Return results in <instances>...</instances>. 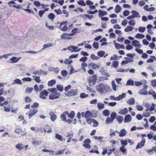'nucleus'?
Instances as JSON below:
<instances>
[{
    "label": "nucleus",
    "mask_w": 156,
    "mask_h": 156,
    "mask_svg": "<svg viewBox=\"0 0 156 156\" xmlns=\"http://www.w3.org/2000/svg\"><path fill=\"white\" fill-rule=\"evenodd\" d=\"M119 150L122 153L126 152L127 151L126 149L123 146L119 148Z\"/></svg>",
    "instance_id": "50"
},
{
    "label": "nucleus",
    "mask_w": 156,
    "mask_h": 156,
    "mask_svg": "<svg viewBox=\"0 0 156 156\" xmlns=\"http://www.w3.org/2000/svg\"><path fill=\"white\" fill-rule=\"evenodd\" d=\"M97 90L100 93H103L106 90V88L104 85L102 83H100L96 86Z\"/></svg>",
    "instance_id": "2"
},
{
    "label": "nucleus",
    "mask_w": 156,
    "mask_h": 156,
    "mask_svg": "<svg viewBox=\"0 0 156 156\" xmlns=\"http://www.w3.org/2000/svg\"><path fill=\"white\" fill-rule=\"evenodd\" d=\"M73 35V34H67V33H63L62 34L61 37L62 39L68 38L71 39L70 37H69L70 36Z\"/></svg>",
    "instance_id": "12"
},
{
    "label": "nucleus",
    "mask_w": 156,
    "mask_h": 156,
    "mask_svg": "<svg viewBox=\"0 0 156 156\" xmlns=\"http://www.w3.org/2000/svg\"><path fill=\"white\" fill-rule=\"evenodd\" d=\"M56 83V81L55 80H52L48 82V85L49 86L52 87Z\"/></svg>",
    "instance_id": "24"
},
{
    "label": "nucleus",
    "mask_w": 156,
    "mask_h": 156,
    "mask_svg": "<svg viewBox=\"0 0 156 156\" xmlns=\"http://www.w3.org/2000/svg\"><path fill=\"white\" fill-rule=\"evenodd\" d=\"M135 102V101L133 98H131L126 101V103L129 105H133Z\"/></svg>",
    "instance_id": "18"
},
{
    "label": "nucleus",
    "mask_w": 156,
    "mask_h": 156,
    "mask_svg": "<svg viewBox=\"0 0 156 156\" xmlns=\"http://www.w3.org/2000/svg\"><path fill=\"white\" fill-rule=\"evenodd\" d=\"M48 90L51 92V93H54L57 91V89L56 88L48 89Z\"/></svg>",
    "instance_id": "53"
},
{
    "label": "nucleus",
    "mask_w": 156,
    "mask_h": 156,
    "mask_svg": "<svg viewBox=\"0 0 156 156\" xmlns=\"http://www.w3.org/2000/svg\"><path fill=\"white\" fill-rule=\"evenodd\" d=\"M132 44L135 47L141 48L142 45L140 44L139 41L134 40L132 42Z\"/></svg>",
    "instance_id": "8"
},
{
    "label": "nucleus",
    "mask_w": 156,
    "mask_h": 156,
    "mask_svg": "<svg viewBox=\"0 0 156 156\" xmlns=\"http://www.w3.org/2000/svg\"><path fill=\"white\" fill-rule=\"evenodd\" d=\"M146 30V28L144 27H140L138 28V30L140 32H144Z\"/></svg>",
    "instance_id": "48"
},
{
    "label": "nucleus",
    "mask_w": 156,
    "mask_h": 156,
    "mask_svg": "<svg viewBox=\"0 0 156 156\" xmlns=\"http://www.w3.org/2000/svg\"><path fill=\"white\" fill-rule=\"evenodd\" d=\"M145 142V140L144 138L142 139L140 143H138L136 147V149L141 148L142 147L144 146Z\"/></svg>",
    "instance_id": "5"
},
{
    "label": "nucleus",
    "mask_w": 156,
    "mask_h": 156,
    "mask_svg": "<svg viewBox=\"0 0 156 156\" xmlns=\"http://www.w3.org/2000/svg\"><path fill=\"white\" fill-rule=\"evenodd\" d=\"M99 17H102L107 14V12L106 11H103L100 9L99 11Z\"/></svg>",
    "instance_id": "16"
},
{
    "label": "nucleus",
    "mask_w": 156,
    "mask_h": 156,
    "mask_svg": "<svg viewBox=\"0 0 156 156\" xmlns=\"http://www.w3.org/2000/svg\"><path fill=\"white\" fill-rule=\"evenodd\" d=\"M113 121V120L110 117L107 118L105 121V123L106 124H108L110 123H112Z\"/></svg>",
    "instance_id": "33"
},
{
    "label": "nucleus",
    "mask_w": 156,
    "mask_h": 156,
    "mask_svg": "<svg viewBox=\"0 0 156 156\" xmlns=\"http://www.w3.org/2000/svg\"><path fill=\"white\" fill-rule=\"evenodd\" d=\"M134 84V81L131 80V79H129L127 82L126 83V86H133Z\"/></svg>",
    "instance_id": "23"
},
{
    "label": "nucleus",
    "mask_w": 156,
    "mask_h": 156,
    "mask_svg": "<svg viewBox=\"0 0 156 156\" xmlns=\"http://www.w3.org/2000/svg\"><path fill=\"white\" fill-rule=\"evenodd\" d=\"M75 113L73 111H72L69 114L68 117L72 119H73L75 116Z\"/></svg>",
    "instance_id": "38"
},
{
    "label": "nucleus",
    "mask_w": 156,
    "mask_h": 156,
    "mask_svg": "<svg viewBox=\"0 0 156 156\" xmlns=\"http://www.w3.org/2000/svg\"><path fill=\"white\" fill-rule=\"evenodd\" d=\"M150 129L154 131H156V121L154 122V124L150 126Z\"/></svg>",
    "instance_id": "35"
},
{
    "label": "nucleus",
    "mask_w": 156,
    "mask_h": 156,
    "mask_svg": "<svg viewBox=\"0 0 156 156\" xmlns=\"http://www.w3.org/2000/svg\"><path fill=\"white\" fill-rule=\"evenodd\" d=\"M147 152L148 154L149 155H152L154 154V151L152 149L148 150L147 151Z\"/></svg>",
    "instance_id": "57"
},
{
    "label": "nucleus",
    "mask_w": 156,
    "mask_h": 156,
    "mask_svg": "<svg viewBox=\"0 0 156 156\" xmlns=\"http://www.w3.org/2000/svg\"><path fill=\"white\" fill-rule=\"evenodd\" d=\"M86 118H88L90 117H91L92 114L91 112L89 111H87L85 112Z\"/></svg>",
    "instance_id": "40"
},
{
    "label": "nucleus",
    "mask_w": 156,
    "mask_h": 156,
    "mask_svg": "<svg viewBox=\"0 0 156 156\" xmlns=\"http://www.w3.org/2000/svg\"><path fill=\"white\" fill-rule=\"evenodd\" d=\"M104 106V105L103 103L99 102L98 104V108L100 110L103 108Z\"/></svg>",
    "instance_id": "39"
},
{
    "label": "nucleus",
    "mask_w": 156,
    "mask_h": 156,
    "mask_svg": "<svg viewBox=\"0 0 156 156\" xmlns=\"http://www.w3.org/2000/svg\"><path fill=\"white\" fill-rule=\"evenodd\" d=\"M99 71L103 75L107 77H109L110 76L109 74L108 73L105 72V70L103 67H101Z\"/></svg>",
    "instance_id": "11"
},
{
    "label": "nucleus",
    "mask_w": 156,
    "mask_h": 156,
    "mask_svg": "<svg viewBox=\"0 0 156 156\" xmlns=\"http://www.w3.org/2000/svg\"><path fill=\"white\" fill-rule=\"evenodd\" d=\"M48 18L51 20H53L55 17V16L52 13H50L48 16Z\"/></svg>",
    "instance_id": "41"
},
{
    "label": "nucleus",
    "mask_w": 156,
    "mask_h": 156,
    "mask_svg": "<svg viewBox=\"0 0 156 156\" xmlns=\"http://www.w3.org/2000/svg\"><path fill=\"white\" fill-rule=\"evenodd\" d=\"M132 120V117L131 115H126L125 117L124 122L125 123L129 122Z\"/></svg>",
    "instance_id": "10"
},
{
    "label": "nucleus",
    "mask_w": 156,
    "mask_h": 156,
    "mask_svg": "<svg viewBox=\"0 0 156 156\" xmlns=\"http://www.w3.org/2000/svg\"><path fill=\"white\" fill-rule=\"evenodd\" d=\"M120 142L122 146H123L125 147L128 144L127 141V140H120Z\"/></svg>",
    "instance_id": "31"
},
{
    "label": "nucleus",
    "mask_w": 156,
    "mask_h": 156,
    "mask_svg": "<svg viewBox=\"0 0 156 156\" xmlns=\"http://www.w3.org/2000/svg\"><path fill=\"white\" fill-rule=\"evenodd\" d=\"M122 8L119 5H117L115 6V11L116 13H118L121 10Z\"/></svg>",
    "instance_id": "21"
},
{
    "label": "nucleus",
    "mask_w": 156,
    "mask_h": 156,
    "mask_svg": "<svg viewBox=\"0 0 156 156\" xmlns=\"http://www.w3.org/2000/svg\"><path fill=\"white\" fill-rule=\"evenodd\" d=\"M124 59L128 62H132L133 61V60L132 58H129L128 57H125Z\"/></svg>",
    "instance_id": "60"
},
{
    "label": "nucleus",
    "mask_w": 156,
    "mask_h": 156,
    "mask_svg": "<svg viewBox=\"0 0 156 156\" xmlns=\"http://www.w3.org/2000/svg\"><path fill=\"white\" fill-rule=\"evenodd\" d=\"M19 60V58L17 59V58L15 57H13L10 59V60L13 61V62H16Z\"/></svg>",
    "instance_id": "58"
},
{
    "label": "nucleus",
    "mask_w": 156,
    "mask_h": 156,
    "mask_svg": "<svg viewBox=\"0 0 156 156\" xmlns=\"http://www.w3.org/2000/svg\"><path fill=\"white\" fill-rule=\"evenodd\" d=\"M99 43L97 42H94L93 44V47L96 49H97L98 48Z\"/></svg>",
    "instance_id": "51"
},
{
    "label": "nucleus",
    "mask_w": 156,
    "mask_h": 156,
    "mask_svg": "<svg viewBox=\"0 0 156 156\" xmlns=\"http://www.w3.org/2000/svg\"><path fill=\"white\" fill-rule=\"evenodd\" d=\"M151 83L153 87H156V79L152 80H151Z\"/></svg>",
    "instance_id": "64"
},
{
    "label": "nucleus",
    "mask_w": 156,
    "mask_h": 156,
    "mask_svg": "<svg viewBox=\"0 0 156 156\" xmlns=\"http://www.w3.org/2000/svg\"><path fill=\"white\" fill-rule=\"evenodd\" d=\"M49 114L50 115V118L51 120L53 122H55L57 119V115L52 111H50L49 112Z\"/></svg>",
    "instance_id": "7"
},
{
    "label": "nucleus",
    "mask_w": 156,
    "mask_h": 156,
    "mask_svg": "<svg viewBox=\"0 0 156 156\" xmlns=\"http://www.w3.org/2000/svg\"><path fill=\"white\" fill-rule=\"evenodd\" d=\"M112 88L114 90L116 91V86L115 84L114 81L113 80L112 81Z\"/></svg>",
    "instance_id": "56"
},
{
    "label": "nucleus",
    "mask_w": 156,
    "mask_h": 156,
    "mask_svg": "<svg viewBox=\"0 0 156 156\" xmlns=\"http://www.w3.org/2000/svg\"><path fill=\"white\" fill-rule=\"evenodd\" d=\"M156 120V118L154 116H151L149 119V121L150 122H153Z\"/></svg>",
    "instance_id": "62"
},
{
    "label": "nucleus",
    "mask_w": 156,
    "mask_h": 156,
    "mask_svg": "<svg viewBox=\"0 0 156 156\" xmlns=\"http://www.w3.org/2000/svg\"><path fill=\"white\" fill-rule=\"evenodd\" d=\"M55 137L56 138L61 141L65 140V139L64 138H63L62 135H61L58 133L55 134Z\"/></svg>",
    "instance_id": "19"
},
{
    "label": "nucleus",
    "mask_w": 156,
    "mask_h": 156,
    "mask_svg": "<svg viewBox=\"0 0 156 156\" xmlns=\"http://www.w3.org/2000/svg\"><path fill=\"white\" fill-rule=\"evenodd\" d=\"M116 119L119 124L122 123L123 119V117L122 116H119L116 118Z\"/></svg>",
    "instance_id": "34"
},
{
    "label": "nucleus",
    "mask_w": 156,
    "mask_h": 156,
    "mask_svg": "<svg viewBox=\"0 0 156 156\" xmlns=\"http://www.w3.org/2000/svg\"><path fill=\"white\" fill-rule=\"evenodd\" d=\"M65 94L66 96L68 97L76 96L78 94V90H77L72 89L70 90L69 91H68L67 93H65Z\"/></svg>",
    "instance_id": "1"
},
{
    "label": "nucleus",
    "mask_w": 156,
    "mask_h": 156,
    "mask_svg": "<svg viewBox=\"0 0 156 156\" xmlns=\"http://www.w3.org/2000/svg\"><path fill=\"white\" fill-rule=\"evenodd\" d=\"M77 3L80 5L83 6H85L86 4L84 2V1L83 0H80L79 1L77 2Z\"/></svg>",
    "instance_id": "46"
},
{
    "label": "nucleus",
    "mask_w": 156,
    "mask_h": 156,
    "mask_svg": "<svg viewBox=\"0 0 156 156\" xmlns=\"http://www.w3.org/2000/svg\"><path fill=\"white\" fill-rule=\"evenodd\" d=\"M57 90H58L60 92H62L63 90V86L60 84H58L56 86Z\"/></svg>",
    "instance_id": "26"
},
{
    "label": "nucleus",
    "mask_w": 156,
    "mask_h": 156,
    "mask_svg": "<svg viewBox=\"0 0 156 156\" xmlns=\"http://www.w3.org/2000/svg\"><path fill=\"white\" fill-rule=\"evenodd\" d=\"M133 29V27L131 26H128L124 29V31L126 32L131 31Z\"/></svg>",
    "instance_id": "32"
},
{
    "label": "nucleus",
    "mask_w": 156,
    "mask_h": 156,
    "mask_svg": "<svg viewBox=\"0 0 156 156\" xmlns=\"http://www.w3.org/2000/svg\"><path fill=\"white\" fill-rule=\"evenodd\" d=\"M43 71L41 69H39L33 72V74L35 75H43Z\"/></svg>",
    "instance_id": "20"
},
{
    "label": "nucleus",
    "mask_w": 156,
    "mask_h": 156,
    "mask_svg": "<svg viewBox=\"0 0 156 156\" xmlns=\"http://www.w3.org/2000/svg\"><path fill=\"white\" fill-rule=\"evenodd\" d=\"M18 84L20 85H22V84L21 80L19 79L15 80L13 81V82L12 83V84Z\"/></svg>",
    "instance_id": "29"
},
{
    "label": "nucleus",
    "mask_w": 156,
    "mask_h": 156,
    "mask_svg": "<svg viewBox=\"0 0 156 156\" xmlns=\"http://www.w3.org/2000/svg\"><path fill=\"white\" fill-rule=\"evenodd\" d=\"M90 58L93 60H98L99 58V57L95 55L94 54H91Z\"/></svg>",
    "instance_id": "55"
},
{
    "label": "nucleus",
    "mask_w": 156,
    "mask_h": 156,
    "mask_svg": "<svg viewBox=\"0 0 156 156\" xmlns=\"http://www.w3.org/2000/svg\"><path fill=\"white\" fill-rule=\"evenodd\" d=\"M60 118L63 121H66V116L65 114H62L61 115H60Z\"/></svg>",
    "instance_id": "63"
},
{
    "label": "nucleus",
    "mask_w": 156,
    "mask_h": 156,
    "mask_svg": "<svg viewBox=\"0 0 156 156\" xmlns=\"http://www.w3.org/2000/svg\"><path fill=\"white\" fill-rule=\"evenodd\" d=\"M151 114L150 113L145 111L143 113V116L145 117H148L150 116Z\"/></svg>",
    "instance_id": "49"
},
{
    "label": "nucleus",
    "mask_w": 156,
    "mask_h": 156,
    "mask_svg": "<svg viewBox=\"0 0 156 156\" xmlns=\"http://www.w3.org/2000/svg\"><path fill=\"white\" fill-rule=\"evenodd\" d=\"M135 37L136 38L142 39L144 38L145 37V36L143 34L140 33H137L135 36Z\"/></svg>",
    "instance_id": "27"
},
{
    "label": "nucleus",
    "mask_w": 156,
    "mask_h": 156,
    "mask_svg": "<svg viewBox=\"0 0 156 156\" xmlns=\"http://www.w3.org/2000/svg\"><path fill=\"white\" fill-rule=\"evenodd\" d=\"M128 113V109L127 108H125L121 109L118 112V113L122 115H125Z\"/></svg>",
    "instance_id": "15"
},
{
    "label": "nucleus",
    "mask_w": 156,
    "mask_h": 156,
    "mask_svg": "<svg viewBox=\"0 0 156 156\" xmlns=\"http://www.w3.org/2000/svg\"><path fill=\"white\" fill-rule=\"evenodd\" d=\"M78 48V47L71 45L68 47L67 49L71 51V50H76Z\"/></svg>",
    "instance_id": "37"
},
{
    "label": "nucleus",
    "mask_w": 156,
    "mask_h": 156,
    "mask_svg": "<svg viewBox=\"0 0 156 156\" xmlns=\"http://www.w3.org/2000/svg\"><path fill=\"white\" fill-rule=\"evenodd\" d=\"M103 113L104 115L108 116L109 115L110 113L108 110L105 109L103 111Z\"/></svg>",
    "instance_id": "42"
},
{
    "label": "nucleus",
    "mask_w": 156,
    "mask_h": 156,
    "mask_svg": "<svg viewBox=\"0 0 156 156\" xmlns=\"http://www.w3.org/2000/svg\"><path fill=\"white\" fill-rule=\"evenodd\" d=\"M105 53V51L101 50L97 53V55L100 57H102L104 56Z\"/></svg>",
    "instance_id": "36"
},
{
    "label": "nucleus",
    "mask_w": 156,
    "mask_h": 156,
    "mask_svg": "<svg viewBox=\"0 0 156 156\" xmlns=\"http://www.w3.org/2000/svg\"><path fill=\"white\" fill-rule=\"evenodd\" d=\"M128 24L132 26H134L136 24V22L134 20H132L128 22Z\"/></svg>",
    "instance_id": "45"
},
{
    "label": "nucleus",
    "mask_w": 156,
    "mask_h": 156,
    "mask_svg": "<svg viewBox=\"0 0 156 156\" xmlns=\"http://www.w3.org/2000/svg\"><path fill=\"white\" fill-rule=\"evenodd\" d=\"M131 13H133V15L134 18H140V17L139 12L135 10L132 11Z\"/></svg>",
    "instance_id": "13"
},
{
    "label": "nucleus",
    "mask_w": 156,
    "mask_h": 156,
    "mask_svg": "<svg viewBox=\"0 0 156 156\" xmlns=\"http://www.w3.org/2000/svg\"><path fill=\"white\" fill-rule=\"evenodd\" d=\"M61 95V94L60 93H58L57 91L54 93H51L49 95V98L51 100L58 99Z\"/></svg>",
    "instance_id": "3"
},
{
    "label": "nucleus",
    "mask_w": 156,
    "mask_h": 156,
    "mask_svg": "<svg viewBox=\"0 0 156 156\" xmlns=\"http://www.w3.org/2000/svg\"><path fill=\"white\" fill-rule=\"evenodd\" d=\"M151 58H149L147 61V62H154V60L156 61V58L155 56H150Z\"/></svg>",
    "instance_id": "22"
},
{
    "label": "nucleus",
    "mask_w": 156,
    "mask_h": 156,
    "mask_svg": "<svg viewBox=\"0 0 156 156\" xmlns=\"http://www.w3.org/2000/svg\"><path fill=\"white\" fill-rule=\"evenodd\" d=\"M16 147L19 150H21L23 149V145L22 144H18L16 146Z\"/></svg>",
    "instance_id": "30"
},
{
    "label": "nucleus",
    "mask_w": 156,
    "mask_h": 156,
    "mask_svg": "<svg viewBox=\"0 0 156 156\" xmlns=\"http://www.w3.org/2000/svg\"><path fill=\"white\" fill-rule=\"evenodd\" d=\"M126 94L123 93L121 95H119L118 97V99H119V100H120L122 99L123 98H124L126 96Z\"/></svg>",
    "instance_id": "47"
},
{
    "label": "nucleus",
    "mask_w": 156,
    "mask_h": 156,
    "mask_svg": "<svg viewBox=\"0 0 156 156\" xmlns=\"http://www.w3.org/2000/svg\"><path fill=\"white\" fill-rule=\"evenodd\" d=\"M139 93L141 95H146L147 94V92L145 90L141 89L139 91Z\"/></svg>",
    "instance_id": "28"
},
{
    "label": "nucleus",
    "mask_w": 156,
    "mask_h": 156,
    "mask_svg": "<svg viewBox=\"0 0 156 156\" xmlns=\"http://www.w3.org/2000/svg\"><path fill=\"white\" fill-rule=\"evenodd\" d=\"M97 80V75L95 74H94L93 76H90L88 78L89 83H92L93 85L95 84Z\"/></svg>",
    "instance_id": "4"
},
{
    "label": "nucleus",
    "mask_w": 156,
    "mask_h": 156,
    "mask_svg": "<svg viewBox=\"0 0 156 156\" xmlns=\"http://www.w3.org/2000/svg\"><path fill=\"white\" fill-rule=\"evenodd\" d=\"M42 142L40 140H34L32 141V144L34 146L40 145Z\"/></svg>",
    "instance_id": "25"
},
{
    "label": "nucleus",
    "mask_w": 156,
    "mask_h": 156,
    "mask_svg": "<svg viewBox=\"0 0 156 156\" xmlns=\"http://www.w3.org/2000/svg\"><path fill=\"white\" fill-rule=\"evenodd\" d=\"M52 46V44L51 43H48L44 45L43 46V49H44L46 48L51 47Z\"/></svg>",
    "instance_id": "44"
},
{
    "label": "nucleus",
    "mask_w": 156,
    "mask_h": 156,
    "mask_svg": "<svg viewBox=\"0 0 156 156\" xmlns=\"http://www.w3.org/2000/svg\"><path fill=\"white\" fill-rule=\"evenodd\" d=\"M48 95V92L46 90H43L42 91L40 94V97L43 99H46L45 97L47 96Z\"/></svg>",
    "instance_id": "6"
},
{
    "label": "nucleus",
    "mask_w": 156,
    "mask_h": 156,
    "mask_svg": "<svg viewBox=\"0 0 156 156\" xmlns=\"http://www.w3.org/2000/svg\"><path fill=\"white\" fill-rule=\"evenodd\" d=\"M119 62L118 61H114L113 62L112 65L113 67L115 68H117L118 67Z\"/></svg>",
    "instance_id": "54"
},
{
    "label": "nucleus",
    "mask_w": 156,
    "mask_h": 156,
    "mask_svg": "<svg viewBox=\"0 0 156 156\" xmlns=\"http://www.w3.org/2000/svg\"><path fill=\"white\" fill-rule=\"evenodd\" d=\"M88 95L84 93H82L80 95V97L81 98H85L87 97L88 96Z\"/></svg>",
    "instance_id": "59"
},
{
    "label": "nucleus",
    "mask_w": 156,
    "mask_h": 156,
    "mask_svg": "<svg viewBox=\"0 0 156 156\" xmlns=\"http://www.w3.org/2000/svg\"><path fill=\"white\" fill-rule=\"evenodd\" d=\"M37 110L36 109H34L30 110V113L28 114L29 119H30L37 112Z\"/></svg>",
    "instance_id": "9"
},
{
    "label": "nucleus",
    "mask_w": 156,
    "mask_h": 156,
    "mask_svg": "<svg viewBox=\"0 0 156 156\" xmlns=\"http://www.w3.org/2000/svg\"><path fill=\"white\" fill-rule=\"evenodd\" d=\"M61 74L63 76L65 77L68 75V73L66 70H63L61 72Z\"/></svg>",
    "instance_id": "52"
},
{
    "label": "nucleus",
    "mask_w": 156,
    "mask_h": 156,
    "mask_svg": "<svg viewBox=\"0 0 156 156\" xmlns=\"http://www.w3.org/2000/svg\"><path fill=\"white\" fill-rule=\"evenodd\" d=\"M127 133V131L124 129H122L120 131L119 136L120 137H123Z\"/></svg>",
    "instance_id": "14"
},
{
    "label": "nucleus",
    "mask_w": 156,
    "mask_h": 156,
    "mask_svg": "<svg viewBox=\"0 0 156 156\" xmlns=\"http://www.w3.org/2000/svg\"><path fill=\"white\" fill-rule=\"evenodd\" d=\"M92 122H93V123L94 124L93 126H94V127L97 126L98 124V122L96 120H95L94 119H92Z\"/></svg>",
    "instance_id": "61"
},
{
    "label": "nucleus",
    "mask_w": 156,
    "mask_h": 156,
    "mask_svg": "<svg viewBox=\"0 0 156 156\" xmlns=\"http://www.w3.org/2000/svg\"><path fill=\"white\" fill-rule=\"evenodd\" d=\"M116 112H112L111 114V118L113 120L115 119L116 117Z\"/></svg>",
    "instance_id": "43"
},
{
    "label": "nucleus",
    "mask_w": 156,
    "mask_h": 156,
    "mask_svg": "<svg viewBox=\"0 0 156 156\" xmlns=\"http://www.w3.org/2000/svg\"><path fill=\"white\" fill-rule=\"evenodd\" d=\"M89 65L90 66L92 67V68L94 70L97 68V69H99L100 68V66H99L93 63H91L89 64Z\"/></svg>",
    "instance_id": "17"
}]
</instances>
